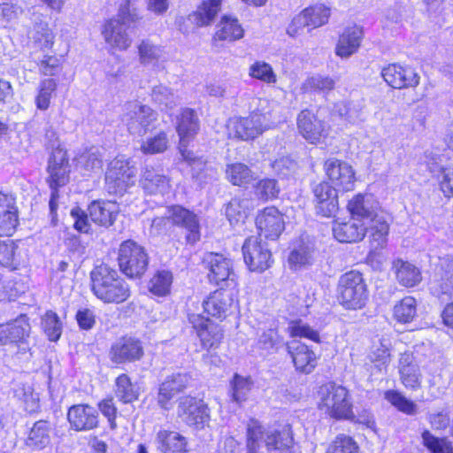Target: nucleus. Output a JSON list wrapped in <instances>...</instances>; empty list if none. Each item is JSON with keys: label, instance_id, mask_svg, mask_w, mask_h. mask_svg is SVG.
Masks as SVG:
<instances>
[{"label": "nucleus", "instance_id": "nucleus-1", "mask_svg": "<svg viewBox=\"0 0 453 453\" xmlns=\"http://www.w3.org/2000/svg\"><path fill=\"white\" fill-rule=\"evenodd\" d=\"M280 106L266 98H258L257 107L249 117L233 118L226 124L230 138L252 140L264 131L273 128L283 119Z\"/></svg>", "mask_w": 453, "mask_h": 453}, {"label": "nucleus", "instance_id": "nucleus-2", "mask_svg": "<svg viewBox=\"0 0 453 453\" xmlns=\"http://www.w3.org/2000/svg\"><path fill=\"white\" fill-rule=\"evenodd\" d=\"M351 217L370 228V242L373 249L383 248L388 241L389 226L378 214L379 203L371 194H357L349 201Z\"/></svg>", "mask_w": 453, "mask_h": 453}, {"label": "nucleus", "instance_id": "nucleus-3", "mask_svg": "<svg viewBox=\"0 0 453 453\" xmlns=\"http://www.w3.org/2000/svg\"><path fill=\"white\" fill-rule=\"evenodd\" d=\"M90 279L93 294L105 303H121L131 296L129 285L107 264L96 265Z\"/></svg>", "mask_w": 453, "mask_h": 453}, {"label": "nucleus", "instance_id": "nucleus-4", "mask_svg": "<svg viewBox=\"0 0 453 453\" xmlns=\"http://www.w3.org/2000/svg\"><path fill=\"white\" fill-rule=\"evenodd\" d=\"M247 447L250 453L257 451L288 450L294 445L291 427L283 426L281 431H265L258 421L251 419L247 427Z\"/></svg>", "mask_w": 453, "mask_h": 453}, {"label": "nucleus", "instance_id": "nucleus-5", "mask_svg": "<svg viewBox=\"0 0 453 453\" xmlns=\"http://www.w3.org/2000/svg\"><path fill=\"white\" fill-rule=\"evenodd\" d=\"M48 173L47 181L51 189L49 201L50 215L52 224L55 225L58 208V188L65 186L69 181L70 165L66 151L61 149L53 150L49 158Z\"/></svg>", "mask_w": 453, "mask_h": 453}, {"label": "nucleus", "instance_id": "nucleus-6", "mask_svg": "<svg viewBox=\"0 0 453 453\" xmlns=\"http://www.w3.org/2000/svg\"><path fill=\"white\" fill-rule=\"evenodd\" d=\"M367 297L366 284L359 272L350 271L340 277L337 299L345 309H362L365 305Z\"/></svg>", "mask_w": 453, "mask_h": 453}, {"label": "nucleus", "instance_id": "nucleus-7", "mask_svg": "<svg viewBox=\"0 0 453 453\" xmlns=\"http://www.w3.org/2000/svg\"><path fill=\"white\" fill-rule=\"evenodd\" d=\"M431 262L434 265V291L437 294H449L453 290V248L442 244L432 250Z\"/></svg>", "mask_w": 453, "mask_h": 453}, {"label": "nucleus", "instance_id": "nucleus-8", "mask_svg": "<svg viewBox=\"0 0 453 453\" xmlns=\"http://www.w3.org/2000/svg\"><path fill=\"white\" fill-rule=\"evenodd\" d=\"M319 407L325 410L331 418H349L352 414V404L348 390L342 386L326 385L320 390Z\"/></svg>", "mask_w": 453, "mask_h": 453}, {"label": "nucleus", "instance_id": "nucleus-9", "mask_svg": "<svg viewBox=\"0 0 453 453\" xmlns=\"http://www.w3.org/2000/svg\"><path fill=\"white\" fill-rule=\"evenodd\" d=\"M118 261L123 273L134 278L145 273L149 257L143 247L132 240H127L119 248Z\"/></svg>", "mask_w": 453, "mask_h": 453}, {"label": "nucleus", "instance_id": "nucleus-10", "mask_svg": "<svg viewBox=\"0 0 453 453\" xmlns=\"http://www.w3.org/2000/svg\"><path fill=\"white\" fill-rule=\"evenodd\" d=\"M157 119V113L137 100L129 101L124 104L122 121L133 134H145Z\"/></svg>", "mask_w": 453, "mask_h": 453}, {"label": "nucleus", "instance_id": "nucleus-11", "mask_svg": "<svg viewBox=\"0 0 453 453\" xmlns=\"http://www.w3.org/2000/svg\"><path fill=\"white\" fill-rule=\"evenodd\" d=\"M135 168L123 157L114 158L105 173L106 188L111 194H122L134 184Z\"/></svg>", "mask_w": 453, "mask_h": 453}, {"label": "nucleus", "instance_id": "nucleus-12", "mask_svg": "<svg viewBox=\"0 0 453 453\" xmlns=\"http://www.w3.org/2000/svg\"><path fill=\"white\" fill-rule=\"evenodd\" d=\"M177 414L186 425L196 429L203 428L210 421L207 404L203 400L190 395L179 398Z\"/></svg>", "mask_w": 453, "mask_h": 453}, {"label": "nucleus", "instance_id": "nucleus-13", "mask_svg": "<svg viewBox=\"0 0 453 453\" xmlns=\"http://www.w3.org/2000/svg\"><path fill=\"white\" fill-rule=\"evenodd\" d=\"M244 262L252 272L262 273L271 266L272 253L259 237L250 236L242 245Z\"/></svg>", "mask_w": 453, "mask_h": 453}, {"label": "nucleus", "instance_id": "nucleus-14", "mask_svg": "<svg viewBox=\"0 0 453 453\" xmlns=\"http://www.w3.org/2000/svg\"><path fill=\"white\" fill-rule=\"evenodd\" d=\"M188 321L196 330L203 348L217 349L223 339L221 326L200 314H190Z\"/></svg>", "mask_w": 453, "mask_h": 453}, {"label": "nucleus", "instance_id": "nucleus-15", "mask_svg": "<svg viewBox=\"0 0 453 453\" xmlns=\"http://www.w3.org/2000/svg\"><path fill=\"white\" fill-rule=\"evenodd\" d=\"M325 170L336 190L349 191L356 181L355 172L347 162L331 158L326 161Z\"/></svg>", "mask_w": 453, "mask_h": 453}, {"label": "nucleus", "instance_id": "nucleus-16", "mask_svg": "<svg viewBox=\"0 0 453 453\" xmlns=\"http://www.w3.org/2000/svg\"><path fill=\"white\" fill-rule=\"evenodd\" d=\"M256 226L260 235L275 240L284 230L285 222L280 211L274 206H269L257 215Z\"/></svg>", "mask_w": 453, "mask_h": 453}, {"label": "nucleus", "instance_id": "nucleus-17", "mask_svg": "<svg viewBox=\"0 0 453 453\" xmlns=\"http://www.w3.org/2000/svg\"><path fill=\"white\" fill-rule=\"evenodd\" d=\"M314 205L316 213L330 218L338 211V194L335 188L327 182H320L313 188Z\"/></svg>", "mask_w": 453, "mask_h": 453}, {"label": "nucleus", "instance_id": "nucleus-18", "mask_svg": "<svg viewBox=\"0 0 453 453\" xmlns=\"http://www.w3.org/2000/svg\"><path fill=\"white\" fill-rule=\"evenodd\" d=\"M381 75L390 87L397 89L415 88L419 84L420 79L413 68L396 64L383 68Z\"/></svg>", "mask_w": 453, "mask_h": 453}, {"label": "nucleus", "instance_id": "nucleus-19", "mask_svg": "<svg viewBox=\"0 0 453 453\" xmlns=\"http://www.w3.org/2000/svg\"><path fill=\"white\" fill-rule=\"evenodd\" d=\"M297 127L303 138L311 143H316L328 134L327 125L310 110H303L299 113Z\"/></svg>", "mask_w": 453, "mask_h": 453}, {"label": "nucleus", "instance_id": "nucleus-20", "mask_svg": "<svg viewBox=\"0 0 453 453\" xmlns=\"http://www.w3.org/2000/svg\"><path fill=\"white\" fill-rule=\"evenodd\" d=\"M143 356V348L140 341L123 337L112 344L110 350V358L115 364L134 362Z\"/></svg>", "mask_w": 453, "mask_h": 453}, {"label": "nucleus", "instance_id": "nucleus-21", "mask_svg": "<svg viewBox=\"0 0 453 453\" xmlns=\"http://www.w3.org/2000/svg\"><path fill=\"white\" fill-rule=\"evenodd\" d=\"M203 264L209 269V280L219 284L226 280H234L232 261L221 254L209 253L203 257Z\"/></svg>", "mask_w": 453, "mask_h": 453}, {"label": "nucleus", "instance_id": "nucleus-22", "mask_svg": "<svg viewBox=\"0 0 453 453\" xmlns=\"http://www.w3.org/2000/svg\"><path fill=\"white\" fill-rule=\"evenodd\" d=\"M67 418L73 429L78 432L89 431L98 426V412L88 404H74L67 412Z\"/></svg>", "mask_w": 453, "mask_h": 453}, {"label": "nucleus", "instance_id": "nucleus-23", "mask_svg": "<svg viewBox=\"0 0 453 453\" xmlns=\"http://www.w3.org/2000/svg\"><path fill=\"white\" fill-rule=\"evenodd\" d=\"M31 330L28 318L21 314L13 321L0 324V345L23 343Z\"/></svg>", "mask_w": 453, "mask_h": 453}, {"label": "nucleus", "instance_id": "nucleus-24", "mask_svg": "<svg viewBox=\"0 0 453 453\" xmlns=\"http://www.w3.org/2000/svg\"><path fill=\"white\" fill-rule=\"evenodd\" d=\"M190 377L188 373H173L167 376L160 384L157 403L164 409H169L170 401L189 384Z\"/></svg>", "mask_w": 453, "mask_h": 453}, {"label": "nucleus", "instance_id": "nucleus-25", "mask_svg": "<svg viewBox=\"0 0 453 453\" xmlns=\"http://www.w3.org/2000/svg\"><path fill=\"white\" fill-rule=\"evenodd\" d=\"M128 25L119 19H111L104 25L102 35L105 42L113 49L126 50L131 45L132 39L127 33Z\"/></svg>", "mask_w": 453, "mask_h": 453}, {"label": "nucleus", "instance_id": "nucleus-26", "mask_svg": "<svg viewBox=\"0 0 453 453\" xmlns=\"http://www.w3.org/2000/svg\"><path fill=\"white\" fill-rule=\"evenodd\" d=\"M234 304V295L229 290L219 289L214 291L203 302L204 311L219 319L226 318Z\"/></svg>", "mask_w": 453, "mask_h": 453}, {"label": "nucleus", "instance_id": "nucleus-27", "mask_svg": "<svg viewBox=\"0 0 453 453\" xmlns=\"http://www.w3.org/2000/svg\"><path fill=\"white\" fill-rule=\"evenodd\" d=\"M169 219L173 224L180 226L188 231L187 240L195 243L200 239L199 222L197 217L192 211L176 205L169 209Z\"/></svg>", "mask_w": 453, "mask_h": 453}, {"label": "nucleus", "instance_id": "nucleus-28", "mask_svg": "<svg viewBox=\"0 0 453 453\" xmlns=\"http://www.w3.org/2000/svg\"><path fill=\"white\" fill-rule=\"evenodd\" d=\"M367 232L370 233L369 226L352 217L348 221H334L333 225L334 236L340 242H359Z\"/></svg>", "mask_w": 453, "mask_h": 453}, {"label": "nucleus", "instance_id": "nucleus-29", "mask_svg": "<svg viewBox=\"0 0 453 453\" xmlns=\"http://www.w3.org/2000/svg\"><path fill=\"white\" fill-rule=\"evenodd\" d=\"M293 363L296 370L303 373H311L317 365L314 352L307 345L293 341L288 345Z\"/></svg>", "mask_w": 453, "mask_h": 453}, {"label": "nucleus", "instance_id": "nucleus-30", "mask_svg": "<svg viewBox=\"0 0 453 453\" xmlns=\"http://www.w3.org/2000/svg\"><path fill=\"white\" fill-rule=\"evenodd\" d=\"M155 442L157 449L162 453H186L189 450L187 438L175 431L160 430Z\"/></svg>", "mask_w": 453, "mask_h": 453}, {"label": "nucleus", "instance_id": "nucleus-31", "mask_svg": "<svg viewBox=\"0 0 453 453\" xmlns=\"http://www.w3.org/2000/svg\"><path fill=\"white\" fill-rule=\"evenodd\" d=\"M399 372L405 388L418 389L421 385V373L411 353H403L399 359Z\"/></svg>", "mask_w": 453, "mask_h": 453}, {"label": "nucleus", "instance_id": "nucleus-32", "mask_svg": "<svg viewBox=\"0 0 453 453\" xmlns=\"http://www.w3.org/2000/svg\"><path fill=\"white\" fill-rule=\"evenodd\" d=\"M363 39V30L360 27H347L340 35L335 48V53L341 58H349L360 47Z\"/></svg>", "mask_w": 453, "mask_h": 453}, {"label": "nucleus", "instance_id": "nucleus-33", "mask_svg": "<svg viewBox=\"0 0 453 453\" xmlns=\"http://www.w3.org/2000/svg\"><path fill=\"white\" fill-rule=\"evenodd\" d=\"M17 225L18 216L13 198L0 193V236L12 235Z\"/></svg>", "mask_w": 453, "mask_h": 453}, {"label": "nucleus", "instance_id": "nucleus-34", "mask_svg": "<svg viewBox=\"0 0 453 453\" xmlns=\"http://www.w3.org/2000/svg\"><path fill=\"white\" fill-rule=\"evenodd\" d=\"M143 190L149 195L164 196L169 193L171 185L166 176L153 168H146L141 179Z\"/></svg>", "mask_w": 453, "mask_h": 453}, {"label": "nucleus", "instance_id": "nucleus-35", "mask_svg": "<svg viewBox=\"0 0 453 453\" xmlns=\"http://www.w3.org/2000/svg\"><path fill=\"white\" fill-rule=\"evenodd\" d=\"M199 129V120L194 110L183 109L177 120V132L180 141L183 146L188 142L197 133Z\"/></svg>", "mask_w": 453, "mask_h": 453}, {"label": "nucleus", "instance_id": "nucleus-36", "mask_svg": "<svg viewBox=\"0 0 453 453\" xmlns=\"http://www.w3.org/2000/svg\"><path fill=\"white\" fill-rule=\"evenodd\" d=\"M397 281L402 286L411 288L422 280L419 268L403 259H396L393 264Z\"/></svg>", "mask_w": 453, "mask_h": 453}, {"label": "nucleus", "instance_id": "nucleus-37", "mask_svg": "<svg viewBox=\"0 0 453 453\" xmlns=\"http://www.w3.org/2000/svg\"><path fill=\"white\" fill-rule=\"evenodd\" d=\"M114 207L110 202H92L88 209L91 221L105 227L111 226L115 220Z\"/></svg>", "mask_w": 453, "mask_h": 453}, {"label": "nucleus", "instance_id": "nucleus-38", "mask_svg": "<svg viewBox=\"0 0 453 453\" xmlns=\"http://www.w3.org/2000/svg\"><path fill=\"white\" fill-rule=\"evenodd\" d=\"M28 38L35 47L46 50L53 46L55 34L49 27V24L46 21L40 20L35 22L33 27L28 32Z\"/></svg>", "mask_w": 453, "mask_h": 453}, {"label": "nucleus", "instance_id": "nucleus-39", "mask_svg": "<svg viewBox=\"0 0 453 453\" xmlns=\"http://www.w3.org/2000/svg\"><path fill=\"white\" fill-rule=\"evenodd\" d=\"M221 0H206L191 15L189 19L198 27L210 25L220 10Z\"/></svg>", "mask_w": 453, "mask_h": 453}, {"label": "nucleus", "instance_id": "nucleus-40", "mask_svg": "<svg viewBox=\"0 0 453 453\" xmlns=\"http://www.w3.org/2000/svg\"><path fill=\"white\" fill-rule=\"evenodd\" d=\"M49 423L39 420L34 424L26 444L31 450H42L50 443Z\"/></svg>", "mask_w": 453, "mask_h": 453}, {"label": "nucleus", "instance_id": "nucleus-41", "mask_svg": "<svg viewBox=\"0 0 453 453\" xmlns=\"http://www.w3.org/2000/svg\"><path fill=\"white\" fill-rule=\"evenodd\" d=\"M250 201L248 198L234 197L226 206V216L231 225H237L244 222L247 218Z\"/></svg>", "mask_w": 453, "mask_h": 453}, {"label": "nucleus", "instance_id": "nucleus-42", "mask_svg": "<svg viewBox=\"0 0 453 453\" xmlns=\"http://www.w3.org/2000/svg\"><path fill=\"white\" fill-rule=\"evenodd\" d=\"M243 29L237 19L231 16H224L216 32L219 40L235 41L243 36Z\"/></svg>", "mask_w": 453, "mask_h": 453}, {"label": "nucleus", "instance_id": "nucleus-43", "mask_svg": "<svg viewBox=\"0 0 453 453\" xmlns=\"http://www.w3.org/2000/svg\"><path fill=\"white\" fill-rule=\"evenodd\" d=\"M226 179L236 186H243L254 180V173L242 163H233L226 165Z\"/></svg>", "mask_w": 453, "mask_h": 453}, {"label": "nucleus", "instance_id": "nucleus-44", "mask_svg": "<svg viewBox=\"0 0 453 453\" xmlns=\"http://www.w3.org/2000/svg\"><path fill=\"white\" fill-rule=\"evenodd\" d=\"M139 60L143 65H157L164 58V50L150 40H142L138 46Z\"/></svg>", "mask_w": 453, "mask_h": 453}, {"label": "nucleus", "instance_id": "nucleus-45", "mask_svg": "<svg viewBox=\"0 0 453 453\" xmlns=\"http://www.w3.org/2000/svg\"><path fill=\"white\" fill-rule=\"evenodd\" d=\"M313 247L308 244H300L289 254L288 263L291 268L299 270L311 265L313 263Z\"/></svg>", "mask_w": 453, "mask_h": 453}, {"label": "nucleus", "instance_id": "nucleus-46", "mask_svg": "<svg viewBox=\"0 0 453 453\" xmlns=\"http://www.w3.org/2000/svg\"><path fill=\"white\" fill-rule=\"evenodd\" d=\"M77 165L85 175L99 172L102 169L103 163L98 149L92 147L83 152L78 158Z\"/></svg>", "mask_w": 453, "mask_h": 453}, {"label": "nucleus", "instance_id": "nucleus-47", "mask_svg": "<svg viewBox=\"0 0 453 453\" xmlns=\"http://www.w3.org/2000/svg\"><path fill=\"white\" fill-rule=\"evenodd\" d=\"M150 96L156 104L166 110H172L180 104L179 96L171 88L162 84L155 86Z\"/></svg>", "mask_w": 453, "mask_h": 453}, {"label": "nucleus", "instance_id": "nucleus-48", "mask_svg": "<svg viewBox=\"0 0 453 453\" xmlns=\"http://www.w3.org/2000/svg\"><path fill=\"white\" fill-rule=\"evenodd\" d=\"M417 314V302L412 296H405L394 307V318L400 323H409Z\"/></svg>", "mask_w": 453, "mask_h": 453}, {"label": "nucleus", "instance_id": "nucleus-49", "mask_svg": "<svg viewBox=\"0 0 453 453\" xmlns=\"http://www.w3.org/2000/svg\"><path fill=\"white\" fill-rule=\"evenodd\" d=\"M173 275L168 271L157 272L149 282V290L157 296H165L170 293Z\"/></svg>", "mask_w": 453, "mask_h": 453}, {"label": "nucleus", "instance_id": "nucleus-50", "mask_svg": "<svg viewBox=\"0 0 453 453\" xmlns=\"http://www.w3.org/2000/svg\"><path fill=\"white\" fill-rule=\"evenodd\" d=\"M249 75L267 85H273L277 82V74L274 73L272 65L265 61L254 62L249 68Z\"/></svg>", "mask_w": 453, "mask_h": 453}, {"label": "nucleus", "instance_id": "nucleus-51", "mask_svg": "<svg viewBox=\"0 0 453 453\" xmlns=\"http://www.w3.org/2000/svg\"><path fill=\"white\" fill-rule=\"evenodd\" d=\"M42 327L51 342L58 341L62 334V323L52 311H48L42 319Z\"/></svg>", "mask_w": 453, "mask_h": 453}, {"label": "nucleus", "instance_id": "nucleus-52", "mask_svg": "<svg viewBox=\"0 0 453 453\" xmlns=\"http://www.w3.org/2000/svg\"><path fill=\"white\" fill-rule=\"evenodd\" d=\"M384 398L388 401L398 411L413 415L417 411V405L412 401L407 399L403 395L395 390H387L384 393Z\"/></svg>", "mask_w": 453, "mask_h": 453}, {"label": "nucleus", "instance_id": "nucleus-53", "mask_svg": "<svg viewBox=\"0 0 453 453\" xmlns=\"http://www.w3.org/2000/svg\"><path fill=\"white\" fill-rule=\"evenodd\" d=\"M384 398L388 401L398 411L413 415L417 411V405L412 401L407 399L403 395L395 390H387L384 393Z\"/></svg>", "mask_w": 453, "mask_h": 453}, {"label": "nucleus", "instance_id": "nucleus-54", "mask_svg": "<svg viewBox=\"0 0 453 453\" xmlns=\"http://www.w3.org/2000/svg\"><path fill=\"white\" fill-rule=\"evenodd\" d=\"M254 188L256 196L264 202L276 198L280 193V187L274 179L260 180Z\"/></svg>", "mask_w": 453, "mask_h": 453}, {"label": "nucleus", "instance_id": "nucleus-55", "mask_svg": "<svg viewBox=\"0 0 453 453\" xmlns=\"http://www.w3.org/2000/svg\"><path fill=\"white\" fill-rule=\"evenodd\" d=\"M116 396L125 403H131L138 397L127 374H121L116 380Z\"/></svg>", "mask_w": 453, "mask_h": 453}, {"label": "nucleus", "instance_id": "nucleus-56", "mask_svg": "<svg viewBox=\"0 0 453 453\" xmlns=\"http://www.w3.org/2000/svg\"><path fill=\"white\" fill-rule=\"evenodd\" d=\"M57 88V82L54 79H44L40 83L39 93L36 96V107L45 111L49 108L52 94Z\"/></svg>", "mask_w": 453, "mask_h": 453}, {"label": "nucleus", "instance_id": "nucleus-57", "mask_svg": "<svg viewBox=\"0 0 453 453\" xmlns=\"http://www.w3.org/2000/svg\"><path fill=\"white\" fill-rule=\"evenodd\" d=\"M311 28L319 27L327 23L330 17V9L324 4H315L305 8Z\"/></svg>", "mask_w": 453, "mask_h": 453}, {"label": "nucleus", "instance_id": "nucleus-58", "mask_svg": "<svg viewBox=\"0 0 453 453\" xmlns=\"http://www.w3.org/2000/svg\"><path fill=\"white\" fill-rule=\"evenodd\" d=\"M422 441L432 453H452L453 448L446 438H437L427 430L422 433Z\"/></svg>", "mask_w": 453, "mask_h": 453}, {"label": "nucleus", "instance_id": "nucleus-59", "mask_svg": "<svg viewBox=\"0 0 453 453\" xmlns=\"http://www.w3.org/2000/svg\"><path fill=\"white\" fill-rule=\"evenodd\" d=\"M168 146L167 135L165 132H160L157 135L148 138L141 146V150L145 154H156L164 152Z\"/></svg>", "mask_w": 453, "mask_h": 453}, {"label": "nucleus", "instance_id": "nucleus-60", "mask_svg": "<svg viewBox=\"0 0 453 453\" xmlns=\"http://www.w3.org/2000/svg\"><path fill=\"white\" fill-rule=\"evenodd\" d=\"M357 449V442L350 436L339 434L330 444L327 453H355Z\"/></svg>", "mask_w": 453, "mask_h": 453}, {"label": "nucleus", "instance_id": "nucleus-61", "mask_svg": "<svg viewBox=\"0 0 453 453\" xmlns=\"http://www.w3.org/2000/svg\"><path fill=\"white\" fill-rule=\"evenodd\" d=\"M288 330L290 335L293 337H304L315 342H319L320 341L319 332L302 321L291 322Z\"/></svg>", "mask_w": 453, "mask_h": 453}, {"label": "nucleus", "instance_id": "nucleus-62", "mask_svg": "<svg viewBox=\"0 0 453 453\" xmlns=\"http://www.w3.org/2000/svg\"><path fill=\"white\" fill-rule=\"evenodd\" d=\"M251 388L249 379L235 375L232 382V398L236 403L244 401Z\"/></svg>", "mask_w": 453, "mask_h": 453}, {"label": "nucleus", "instance_id": "nucleus-63", "mask_svg": "<svg viewBox=\"0 0 453 453\" xmlns=\"http://www.w3.org/2000/svg\"><path fill=\"white\" fill-rule=\"evenodd\" d=\"M282 339L276 329H267L264 331L258 337L257 345L260 349L271 350L277 349L281 344Z\"/></svg>", "mask_w": 453, "mask_h": 453}, {"label": "nucleus", "instance_id": "nucleus-64", "mask_svg": "<svg viewBox=\"0 0 453 453\" xmlns=\"http://www.w3.org/2000/svg\"><path fill=\"white\" fill-rule=\"evenodd\" d=\"M441 190L448 196H453V165L441 169L438 175Z\"/></svg>", "mask_w": 453, "mask_h": 453}]
</instances>
